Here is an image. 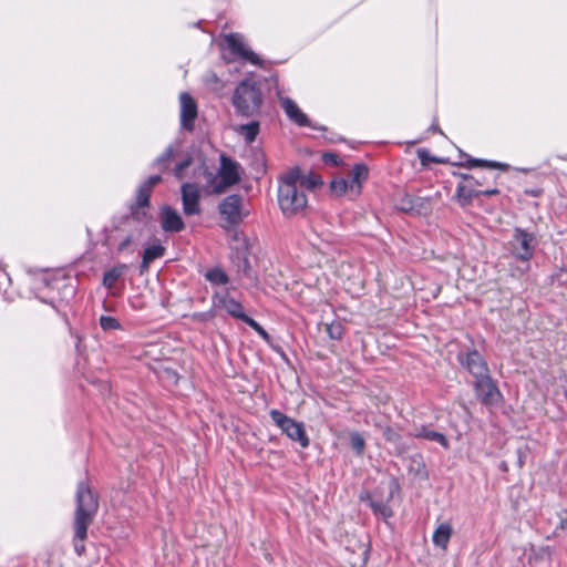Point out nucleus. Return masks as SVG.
Wrapping results in <instances>:
<instances>
[{"mask_svg": "<svg viewBox=\"0 0 567 567\" xmlns=\"http://www.w3.org/2000/svg\"><path fill=\"white\" fill-rule=\"evenodd\" d=\"M328 156H330V161H333L336 155L334 154H330V155H324V158H327Z\"/></svg>", "mask_w": 567, "mask_h": 567, "instance_id": "obj_47", "label": "nucleus"}, {"mask_svg": "<svg viewBox=\"0 0 567 567\" xmlns=\"http://www.w3.org/2000/svg\"><path fill=\"white\" fill-rule=\"evenodd\" d=\"M145 225L142 218L128 215L107 231L104 244L114 247L118 254L133 252L134 249L131 247L142 238Z\"/></svg>", "mask_w": 567, "mask_h": 567, "instance_id": "obj_1", "label": "nucleus"}, {"mask_svg": "<svg viewBox=\"0 0 567 567\" xmlns=\"http://www.w3.org/2000/svg\"><path fill=\"white\" fill-rule=\"evenodd\" d=\"M87 529L89 528H85V533L82 537H78L76 527H73V546H74V551L78 556H82L85 554L84 542L87 538Z\"/></svg>", "mask_w": 567, "mask_h": 567, "instance_id": "obj_35", "label": "nucleus"}, {"mask_svg": "<svg viewBox=\"0 0 567 567\" xmlns=\"http://www.w3.org/2000/svg\"><path fill=\"white\" fill-rule=\"evenodd\" d=\"M214 299L216 300L215 306L224 309L233 318L244 322L245 318L249 317L245 313L243 305L230 297L228 291L215 293Z\"/></svg>", "mask_w": 567, "mask_h": 567, "instance_id": "obj_16", "label": "nucleus"}, {"mask_svg": "<svg viewBox=\"0 0 567 567\" xmlns=\"http://www.w3.org/2000/svg\"><path fill=\"white\" fill-rule=\"evenodd\" d=\"M204 277L207 281L215 286L227 285L229 282L228 275L220 267L208 269Z\"/></svg>", "mask_w": 567, "mask_h": 567, "instance_id": "obj_28", "label": "nucleus"}, {"mask_svg": "<svg viewBox=\"0 0 567 567\" xmlns=\"http://www.w3.org/2000/svg\"><path fill=\"white\" fill-rule=\"evenodd\" d=\"M239 165L237 162L231 158L221 155L220 156V167L216 176H213L212 173L208 174V181L213 182L212 190L215 194L224 193L228 187L237 184L240 179L239 175Z\"/></svg>", "mask_w": 567, "mask_h": 567, "instance_id": "obj_6", "label": "nucleus"}, {"mask_svg": "<svg viewBox=\"0 0 567 567\" xmlns=\"http://www.w3.org/2000/svg\"><path fill=\"white\" fill-rule=\"evenodd\" d=\"M183 212L186 216L200 214V192L195 183H184L181 187Z\"/></svg>", "mask_w": 567, "mask_h": 567, "instance_id": "obj_14", "label": "nucleus"}, {"mask_svg": "<svg viewBox=\"0 0 567 567\" xmlns=\"http://www.w3.org/2000/svg\"><path fill=\"white\" fill-rule=\"evenodd\" d=\"M247 326H249L254 331L258 333L260 338H262L265 341L270 340L269 333L251 317L245 318L244 321Z\"/></svg>", "mask_w": 567, "mask_h": 567, "instance_id": "obj_38", "label": "nucleus"}, {"mask_svg": "<svg viewBox=\"0 0 567 567\" xmlns=\"http://www.w3.org/2000/svg\"><path fill=\"white\" fill-rule=\"evenodd\" d=\"M297 172H285L278 179V205L286 217L303 213L308 205V197L296 184Z\"/></svg>", "mask_w": 567, "mask_h": 567, "instance_id": "obj_2", "label": "nucleus"}, {"mask_svg": "<svg viewBox=\"0 0 567 567\" xmlns=\"http://www.w3.org/2000/svg\"><path fill=\"white\" fill-rule=\"evenodd\" d=\"M175 153L176 151L173 145L167 146L166 150L154 159L152 168L157 171L158 175H161V173L168 171L175 156Z\"/></svg>", "mask_w": 567, "mask_h": 567, "instance_id": "obj_23", "label": "nucleus"}, {"mask_svg": "<svg viewBox=\"0 0 567 567\" xmlns=\"http://www.w3.org/2000/svg\"><path fill=\"white\" fill-rule=\"evenodd\" d=\"M480 192H481V195H484V196H493V195H497L499 193V190L497 188H487V189L480 190Z\"/></svg>", "mask_w": 567, "mask_h": 567, "instance_id": "obj_45", "label": "nucleus"}, {"mask_svg": "<svg viewBox=\"0 0 567 567\" xmlns=\"http://www.w3.org/2000/svg\"><path fill=\"white\" fill-rule=\"evenodd\" d=\"M181 103V125L186 131H193L194 122L197 117V104L192 95L183 92L179 95Z\"/></svg>", "mask_w": 567, "mask_h": 567, "instance_id": "obj_15", "label": "nucleus"}, {"mask_svg": "<svg viewBox=\"0 0 567 567\" xmlns=\"http://www.w3.org/2000/svg\"><path fill=\"white\" fill-rule=\"evenodd\" d=\"M231 102L238 115L244 117L257 115L262 105L260 84L250 78L240 81L234 91Z\"/></svg>", "mask_w": 567, "mask_h": 567, "instance_id": "obj_4", "label": "nucleus"}, {"mask_svg": "<svg viewBox=\"0 0 567 567\" xmlns=\"http://www.w3.org/2000/svg\"><path fill=\"white\" fill-rule=\"evenodd\" d=\"M280 105L287 117L299 126H311L308 116L299 109L296 102L287 96L279 97Z\"/></svg>", "mask_w": 567, "mask_h": 567, "instance_id": "obj_18", "label": "nucleus"}, {"mask_svg": "<svg viewBox=\"0 0 567 567\" xmlns=\"http://www.w3.org/2000/svg\"><path fill=\"white\" fill-rule=\"evenodd\" d=\"M326 332L332 340H341L344 333V326L341 321L326 323Z\"/></svg>", "mask_w": 567, "mask_h": 567, "instance_id": "obj_32", "label": "nucleus"}, {"mask_svg": "<svg viewBox=\"0 0 567 567\" xmlns=\"http://www.w3.org/2000/svg\"><path fill=\"white\" fill-rule=\"evenodd\" d=\"M553 280L556 281L559 286L567 285V269L559 268L554 275Z\"/></svg>", "mask_w": 567, "mask_h": 567, "instance_id": "obj_42", "label": "nucleus"}, {"mask_svg": "<svg viewBox=\"0 0 567 567\" xmlns=\"http://www.w3.org/2000/svg\"><path fill=\"white\" fill-rule=\"evenodd\" d=\"M462 157H464L465 161L462 162L461 165L464 166V167H467V168L489 167V168L506 169L508 167L507 164H503V163H498V162H493V161H485V159L473 158V157L468 156L467 154H462Z\"/></svg>", "mask_w": 567, "mask_h": 567, "instance_id": "obj_27", "label": "nucleus"}, {"mask_svg": "<svg viewBox=\"0 0 567 567\" xmlns=\"http://www.w3.org/2000/svg\"><path fill=\"white\" fill-rule=\"evenodd\" d=\"M384 437L388 442L396 443L400 440V434L391 427H386L384 431Z\"/></svg>", "mask_w": 567, "mask_h": 567, "instance_id": "obj_43", "label": "nucleus"}, {"mask_svg": "<svg viewBox=\"0 0 567 567\" xmlns=\"http://www.w3.org/2000/svg\"><path fill=\"white\" fill-rule=\"evenodd\" d=\"M161 227L166 233H178L185 228V224L176 209L163 206L159 212Z\"/></svg>", "mask_w": 567, "mask_h": 567, "instance_id": "obj_17", "label": "nucleus"}, {"mask_svg": "<svg viewBox=\"0 0 567 567\" xmlns=\"http://www.w3.org/2000/svg\"><path fill=\"white\" fill-rule=\"evenodd\" d=\"M535 237L524 229L516 228L511 241L512 251L518 259L528 262L534 254Z\"/></svg>", "mask_w": 567, "mask_h": 567, "instance_id": "obj_11", "label": "nucleus"}, {"mask_svg": "<svg viewBox=\"0 0 567 567\" xmlns=\"http://www.w3.org/2000/svg\"><path fill=\"white\" fill-rule=\"evenodd\" d=\"M473 386L476 398L484 405H496L503 400V395L489 373L475 379Z\"/></svg>", "mask_w": 567, "mask_h": 567, "instance_id": "obj_7", "label": "nucleus"}, {"mask_svg": "<svg viewBox=\"0 0 567 567\" xmlns=\"http://www.w3.org/2000/svg\"><path fill=\"white\" fill-rule=\"evenodd\" d=\"M452 526L450 524L443 523L439 525L432 536L434 545L445 549L452 536Z\"/></svg>", "mask_w": 567, "mask_h": 567, "instance_id": "obj_25", "label": "nucleus"}, {"mask_svg": "<svg viewBox=\"0 0 567 567\" xmlns=\"http://www.w3.org/2000/svg\"><path fill=\"white\" fill-rule=\"evenodd\" d=\"M369 176L368 167L362 164H355L349 173L348 179L350 182V190L359 194L361 192L362 182L367 181Z\"/></svg>", "mask_w": 567, "mask_h": 567, "instance_id": "obj_21", "label": "nucleus"}, {"mask_svg": "<svg viewBox=\"0 0 567 567\" xmlns=\"http://www.w3.org/2000/svg\"><path fill=\"white\" fill-rule=\"evenodd\" d=\"M162 181L161 175L155 174L150 176L144 183H142L136 190V198L134 204L131 205V214L132 216H136L142 218L143 220L146 218L145 208L150 205V197L153 192V188Z\"/></svg>", "mask_w": 567, "mask_h": 567, "instance_id": "obj_9", "label": "nucleus"}, {"mask_svg": "<svg viewBox=\"0 0 567 567\" xmlns=\"http://www.w3.org/2000/svg\"><path fill=\"white\" fill-rule=\"evenodd\" d=\"M414 436L417 437V439H423V440L436 442L441 446H443L444 449H449L450 447L449 441H447L446 436L443 433L433 431V430L429 429L425 425L416 427Z\"/></svg>", "mask_w": 567, "mask_h": 567, "instance_id": "obj_22", "label": "nucleus"}, {"mask_svg": "<svg viewBox=\"0 0 567 567\" xmlns=\"http://www.w3.org/2000/svg\"><path fill=\"white\" fill-rule=\"evenodd\" d=\"M417 156L423 165L427 164L429 162L441 163L439 158L431 156L426 150H417Z\"/></svg>", "mask_w": 567, "mask_h": 567, "instance_id": "obj_40", "label": "nucleus"}, {"mask_svg": "<svg viewBox=\"0 0 567 567\" xmlns=\"http://www.w3.org/2000/svg\"><path fill=\"white\" fill-rule=\"evenodd\" d=\"M287 172H297L296 184H298V187L301 188L305 193L306 190H315L322 185V181L319 176L311 173L302 174L299 167H292Z\"/></svg>", "mask_w": 567, "mask_h": 567, "instance_id": "obj_20", "label": "nucleus"}, {"mask_svg": "<svg viewBox=\"0 0 567 567\" xmlns=\"http://www.w3.org/2000/svg\"><path fill=\"white\" fill-rule=\"evenodd\" d=\"M225 42L234 59H241L254 65L261 66V59L247 47L241 34L229 33L225 35Z\"/></svg>", "mask_w": 567, "mask_h": 567, "instance_id": "obj_10", "label": "nucleus"}, {"mask_svg": "<svg viewBox=\"0 0 567 567\" xmlns=\"http://www.w3.org/2000/svg\"><path fill=\"white\" fill-rule=\"evenodd\" d=\"M396 208L410 215H427L432 210L430 197L401 195L396 200Z\"/></svg>", "mask_w": 567, "mask_h": 567, "instance_id": "obj_13", "label": "nucleus"}, {"mask_svg": "<svg viewBox=\"0 0 567 567\" xmlns=\"http://www.w3.org/2000/svg\"><path fill=\"white\" fill-rule=\"evenodd\" d=\"M244 198L239 194L226 196L218 206V212L227 226H235L241 223L246 216L243 212Z\"/></svg>", "mask_w": 567, "mask_h": 567, "instance_id": "obj_8", "label": "nucleus"}, {"mask_svg": "<svg viewBox=\"0 0 567 567\" xmlns=\"http://www.w3.org/2000/svg\"><path fill=\"white\" fill-rule=\"evenodd\" d=\"M99 507V494L86 482H79L75 492L73 518V527H76L78 537H82L85 528H89L94 522Z\"/></svg>", "mask_w": 567, "mask_h": 567, "instance_id": "obj_3", "label": "nucleus"}, {"mask_svg": "<svg viewBox=\"0 0 567 567\" xmlns=\"http://www.w3.org/2000/svg\"><path fill=\"white\" fill-rule=\"evenodd\" d=\"M465 183H460L456 187V197L462 206L468 205L473 198L481 195V192H478L473 186V176H464Z\"/></svg>", "mask_w": 567, "mask_h": 567, "instance_id": "obj_19", "label": "nucleus"}, {"mask_svg": "<svg viewBox=\"0 0 567 567\" xmlns=\"http://www.w3.org/2000/svg\"><path fill=\"white\" fill-rule=\"evenodd\" d=\"M192 164V157H186L185 159L181 161L179 163L176 164V166L174 167V175L177 177V178H182L183 177V173L184 171L189 167Z\"/></svg>", "mask_w": 567, "mask_h": 567, "instance_id": "obj_39", "label": "nucleus"}, {"mask_svg": "<svg viewBox=\"0 0 567 567\" xmlns=\"http://www.w3.org/2000/svg\"><path fill=\"white\" fill-rule=\"evenodd\" d=\"M432 130L442 133L441 130L437 126H432Z\"/></svg>", "mask_w": 567, "mask_h": 567, "instance_id": "obj_49", "label": "nucleus"}, {"mask_svg": "<svg viewBox=\"0 0 567 567\" xmlns=\"http://www.w3.org/2000/svg\"><path fill=\"white\" fill-rule=\"evenodd\" d=\"M328 156H330V161H333L336 155L334 154H330V155H324V158H327Z\"/></svg>", "mask_w": 567, "mask_h": 567, "instance_id": "obj_48", "label": "nucleus"}, {"mask_svg": "<svg viewBox=\"0 0 567 567\" xmlns=\"http://www.w3.org/2000/svg\"><path fill=\"white\" fill-rule=\"evenodd\" d=\"M205 83L214 91L219 92L224 87V83L215 72H207L205 75Z\"/></svg>", "mask_w": 567, "mask_h": 567, "instance_id": "obj_37", "label": "nucleus"}, {"mask_svg": "<svg viewBox=\"0 0 567 567\" xmlns=\"http://www.w3.org/2000/svg\"><path fill=\"white\" fill-rule=\"evenodd\" d=\"M260 130V124L257 121H251L247 124H243L239 126L238 132L244 136L246 143H252Z\"/></svg>", "mask_w": 567, "mask_h": 567, "instance_id": "obj_29", "label": "nucleus"}, {"mask_svg": "<svg viewBox=\"0 0 567 567\" xmlns=\"http://www.w3.org/2000/svg\"><path fill=\"white\" fill-rule=\"evenodd\" d=\"M166 248L159 244L154 243L147 246L143 251V257L153 262L154 260L162 258L165 255Z\"/></svg>", "mask_w": 567, "mask_h": 567, "instance_id": "obj_30", "label": "nucleus"}, {"mask_svg": "<svg viewBox=\"0 0 567 567\" xmlns=\"http://www.w3.org/2000/svg\"><path fill=\"white\" fill-rule=\"evenodd\" d=\"M150 264H151V261L142 256V261H141V265H140V274L141 275H143V274L148 271Z\"/></svg>", "mask_w": 567, "mask_h": 567, "instance_id": "obj_44", "label": "nucleus"}, {"mask_svg": "<svg viewBox=\"0 0 567 567\" xmlns=\"http://www.w3.org/2000/svg\"><path fill=\"white\" fill-rule=\"evenodd\" d=\"M350 445L357 455H361L365 449V441L359 432L350 434Z\"/></svg>", "mask_w": 567, "mask_h": 567, "instance_id": "obj_33", "label": "nucleus"}, {"mask_svg": "<svg viewBox=\"0 0 567 567\" xmlns=\"http://www.w3.org/2000/svg\"><path fill=\"white\" fill-rule=\"evenodd\" d=\"M269 416L274 424L291 441L299 443L302 449H307L309 446L310 440L302 422H298L276 409L269 411Z\"/></svg>", "mask_w": 567, "mask_h": 567, "instance_id": "obj_5", "label": "nucleus"}, {"mask_svg": "<svg viewBox=\"0 0 567 567\" xmlns=\"http://www.w3.org/2000/svg\"><path fill=\"white\" fill-rule=\"evenodd\" d=\"M127 270V265L118 264L106 270L103 275V286L107 289H112L116 281L125 274Z\"/></svg>", "mask_w": 567, "mask_h": 567, "instance_id": "obj_24", "label": "nucleus"}, {"mask_svg": "<svg viewBox=\"0 0 567 567\" xmlns=\"http://www.w3.org/2000/svg\"><path fill=\"white\" fill-rule=\"evenodd\" d=\"M457 360L474 379L484 377L489 373V369L484 357L475 349L468 351H460Z\"/></svg>", "mask_w": 567, "mask_h": 567, "instance_id": "obj_12", "label": "nucleus"}, {"mask_svg": "<svg viewBox=\"0 0 567 567\" xmlns=\"http://www.w3.org/2000/svg\"><path fill=\"white\" fill-rule=\"evenodd\" d=\"M237 272L248 279L252 285L258 284L257 274L252 270L249 259L246 256H238L236 261Z\"/></svg>", "mask_w": 567, "mask_h": 567, "instance_id": "obj_26", "label": "nucleus"}, {"mask_svg": "<svg viewBox=\"0 0 567 567\" xmlns=\"http://www.w3.org/2000/svg\"><path fill=\"white\" fill-rule=\"evenodd\" d=\"M369 506L373 513L382 518H389L392 516V509L390 506L381 499H370Z\"/></svg>", "mask_w": 567, "mask_h": 567, "instance_id": "obj_31", "label": "nucleus"}, {"mask_svg": "<svg viewBox=\"0 0 567 567\" xmlns=\"http://www.w3.org/2000/svg\"><path fill=\"white\" fill-rule=\"evenodd\" d=\"M99 322L104 331L122 329L121 322L111 316H101Z\"/></svg>", "mask_w": 567, "mask_h": 567, "instance_id": "obj_34", "label": "nucleus"}, {"mask_svg": "<svg viewBox=\"0 0 567 567\" xmlns=\"http://www.w3.org/2000/svg\"><path fill=\"white\" fill-rule=\"evenodd\" d=\"M545 555H547L546 548H540V549L536 550L534 547H532L530 554L528 556V563L532 564L533 561H538V560L543 559L545 557Z\"/></svg>", "mask_w": 567, "mask_h": 567, "instance_id": "obj_41", "label": "nucleus"}, {"mask_svg": "<svg viewBox=\"0 0 567 567\" xmlns=\"http://www.w3.org/2000/svg\"><path fill=\"white\" fill-rule=\"evenodd\" d=\"M331 189L337 195H343L350 189V182L348 178H336L331 182Z\"/></svg>", "mask_w": 567, "mask_h": 567, "instance_id": "obj_36", "label": "nucleus"}, {"mask_svg": "<svg viewBox=\"0 0 567 567\" xmlns=\"http://www.w3.org/2000/svg\"><path fill=\"white\" fill-rule=\"evenodd\" d=\"M472 183H473V186H474V187H475V185H481V183H480L477 179H475L474 177H473Z\"/></svg>", "mask_w": 567, "mask_h": 567, "instance_id": "obj_46", "label": "nucleus"}]
</instances>
